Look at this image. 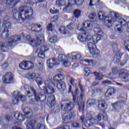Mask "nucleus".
<instances>
[{
	"label": "nucleus",
	"mask_w": 129,
	"mask_h": 129,
	"mask_svg": "<svg viewBox=\"0 0 129 129\" xmlns=\"http://www.w3.org/2000/svg\"><path fill=\"white\" fill-rule=\"evenodd\" d=\"M13 16L17 21H25L26 19H29L33 16V9L28 6H21L19 8V11L17 9L12 10Z\"/></svg>",
	"instance_id": "1"
},
{
	"label": "nucleus",
	"mask_w": 129,
	"mask_h": 129,
	"mask_svg": "<svg viewBox=\"0 0 129 129\" xmlns=\"http://www.w3.org/2000/svg\"><path fill=\"white\" fill-rule=\"evenodd\" d=\"M57 59L53 58L48 59L46 63L48 68H54V67L59 66L60 62H61L63 66L64 67H69L71 65V63H70L69 59H68V56L65 55H58Z\"/></svg>",
	"instance_id": "2"
},
{
	"label": "nucleus",
	"mask_w": 129,
	"mask_h": 129,
	"mask_svg": "<svg viewBox=\"0 0 129 129\" xmlns=\"http://www.w3.org/2000/svg\"><path fill=\"white\" fill-rule=\"evenodd\" d=\"M98 17L99 20H102V21L104 23L105 26L107 28L110 27L112 25V23H114L117 21V19L119 18V14L116 12H111V15L105 16V13L102 11L98 12Z\"/></svg>",
	"instance_id": "3"
},
{
	"label": "nucleus",
	"mask_w": 129,
	"mask_h": 129,
	"mask_svg": "<svg viewBox=\"0 0 129 129\" xmlns=\"http://www.w3.org/2000/svg\"><path fill=\"white\" fill-rule=\"evenodd\" d=\"M98 32L101 33L100 29H97V30L94 31L93 37L86 34V33H79L78 34V39L81 43H85V42H88V41L93 40L94 44H97V42L101 40V37H102V35L98 34Z\"/></svg>",
	"instance_id": "4"
},
{
	"label": "nucleus",
	"mask_w": 129,
	"mask_h": 129,
	"mask_svg": "<svg viewBox=\"0 0 129 129\" xmlns=\"http://www.w3.org/2000/svg\"><path fill=\"white\" fill-rule=\"evenodd\" d=\"M75 105L74 103L71 102L69 103L63 104L61 105V108L65 111H68V113H66L62 115V119L64 121H68L70 120L71 118L75 116V113L74 110H73V108H74Z\"/></svg>",
	"instance_id": "5"
},
{
	"label": "nucleus",
	"mask_w": 129,
	"mask_h": 129,
	"mask_svg": "<svg viewBox=\"0 0 129 129\" xmlns=\"http://www.w3.org/2000/svg\"><path fill=\"white\" fill-rule=\"evenodd\" d=\"M119 24L116 25L115 27V30H116L118 33H123V27L126 28V32L129 33V17H125L124 18H121L119 16V18L117 19Z\"/></svg>",
	"instance_id": "6"
},
{
	"label": "nucleus",
	"mask_w": 129,
	"mask_h": 129,
	"mask_svg": "<svg viewBox=\"0 0 129 129\" xmlns=\"http://www.w3.org/2000/svg\"><path fill=\"white\" fill-rule=\"evenodd\" d=\"M26 38L28 40L29 44L32 47H38L41 44H44L45 43L44 36L35 35L31 36L30 34H28Z\"/></svg>",
	"instance_id": "7"
},
{
	"label": "nucleus",
	"mask_w": 129,
	"mask_h": 129,
	"mask_svg": "<svg viewBox=\"0 0 129 129\" xmlns=\"http://www.w3.org/2000/svg\"><path fill=\"white\" fill-rule=\"evenodd\" d=\"M93 23L90 21H84L82 24H79L77 29L81 32H86V31H92L93 30Z\"/></svg>",
	"instance_id": "8"
},
{
	"label": "nucleus",
	"mask_w": 129,
	"mask_h": 129,
	"mask_svg": "<svg viewBox=\"0 0 129 129\" xmlns=\"http://www.w3.org/2000/svg\"><path fill=\"white\" fill-rule=\"evenodd\" d=\"M12 96L13 97L12 103L13 104H18L20 102V99L21 101H25L26 100V96L22 95V94L19 92V91H14L12 93Z\"/></svg>",
	"instance_id": "9"
},
{
	"label": "nucleus",
	"mask_w": 129,
	"mask_h": 129,
	"mask_svg": "<svg viewBox=\"0 0 129 129\" xmlns=\"http://www.w3.org/2000/svg\"><path fill=\"white\" fill-rule=\"evenodd\" d=\"M37 121L36 120H31L27 124V128L28 129H46L45 125L42 123H38L35 127V124Z\"/></svg>",
	"instance_id": "10"
},
{
	"label": "nucleus",
	"mask_w": 129,
	"mask_h": 129,
	"mask_svg": "<svg viewBox=\"0 0 129 129\" xmlns=\"http://www.w3.org/2000/svg\"><path fill=\"white\" fill-rule=\"evenodd\" d=\"M42 25L37 23H34L31 25V30L35 32V36H43L42 35Z\"/></svg>",
	"instance_id": "11"
},
{
	"label": "nucleus",
	"mask_w": 129,
	"mask_h": 129,
	"mask_svg": "<svg viewBox=\"0 0 129 129\" xmlns=\"http://www.w3.org/2000/svg\"><path fill=\"white\" fill-rule=\"evenodd\" d=\"M2 80L5 84L13 83L15 81L14 75L11 72L7 73L2 78Z\"/></svg>",
	"instance_id": "12"
},
{
	"label": "nucleus",
	"mask_w": 129,
	"mask_h": 129,
	"mask_svg": "<svg viewBox=\"0 0 129 129\" xmlns=\"http://www.w3.org/2000/svg\"><path fill=\"white\" fill-rule=\"evenodd\" d=\"M21 41V36L16 35L11 37L6 42V44L8 47H13L14 43Z\"/></svg>",
	"instance_id": "13"
},
{
	"label": "nucleus",
	"mask_w": 129,
	"mask_h": 129,
	"mask_svg": "<svg viewBox=\"0 0 129 129\" xmlns=\"http://www.w3.org/2000/svg\"><path fill=\"white\" fill-rule=\"evenodd\" d=\"M3 27H4V32L1 35L2 37L7 38L9 37V30L12 29V23L10 22L3 23Z\"/></svg>",
	"instance_id": "14"
},
{
	"label": "nucleus",
	"mask_w": 129,
	"mask_h": 129,
	"mask_svg": "<svg viewBox=\"0 0 129 129\" xmlns=\"http://www.w3.org/2000/svg\"><path fill=\"white\" fill-rule=\"evenodd\" d=\"M30 90L35 96V99L36 101H45L46 100V96L45 95L38 94L36 93V91L34 88L30 87Z\"/></svg>",
	"instance_id": "15"
},
{
	"label": "nucleus",
	"mask_w": 129,
	"mask_h": 129,
	"mask_svg": "<svg viewBox=\"0 0 129 129\" xmlns=\"http://www.w3.org/2000/svg\"><path fill=\"white\" fill-rule=\"evenodd\" d=\"M88 47L90 53L93 55H97V54H99V50L96 48V45L95 44H93V43L89 42L88 43Z\"/></svg>",
	"instance_id": "16"
},
{
	"label": "nucleus",
	"mask_w": 129,
	"mask_h": 129,
	"mask_svg": "<svg viewBox=\"0 0 129 129\" xmlns=\"http://www.w3.org/2000/svg\"><path fill=\"white\" fill-rule=\"evenodd\" d=\"M67 56L70 59L73 60V61H78V60L81 59L82 57L81 54L78 52H71L68 54Z\"/></svg>",
	"instance_id": "17"
},
{
	"label": "nucleus",
	"mask_w": 129,
	"mask_h": 129,
	"mask_svg": "<svg viewBox=\"0 0 129 129\" xmlns=\"http://www.w3.org/2000/svg\"><path fill=\"white\" fill-rule=\"evenodd\" d=\"M47 104L49 107H54L56 104V98L54 95L49 96L47 99Z\"/></svg>",
	"instance_id": "18"
},
{
	"label": "nucleus",
	"mask_w": 129,
	"mask_h": 129,
	"mask_svg": "<svg viewBox=\"0 0 129 129\" xmlns=\"http://www.w3.org/2000/svg\"><path fill=\"white\" fill-rule=\"evenodd\" d=\"M47 51H49V47L47 46H41L38 54L39 58H41L42 59L45 58V52H47Z\"/></svg>",
	"instance_id": "19"
},
{
	"label": "nucleus",
	"mask_w": 129,
	"mask_h": 129,
	"mask_svg": "<svg viewBox=\"0 0 129 129\" xmlns=\"http://www.w3.org/2000/svg\"><path fill=\"white\" fill-rule=\"evenodd\" d=\"M79 87L81 90V94L80 96L78 97L77 102L78 103V105H80L82 100L83 99V96H84V90H83V86L80 83H79Z\"/></svg>",
	"instance_id": "20"
},
{
	"label": "nucleus",
	"mask_w": 129,
	"mask_h": 129,
	"mask_svg": "<svg viewBox=\"0 0 129 129\" xmlns=\"http://www.w3.org/2000/svg\"><path fill=\"white\" fill-rule=\"evenodd\" d=\"M80 63L84 66H88V65H94L96 64V61L92 60V59L85 58L81 60Z\"/></svg>",
	"instance_id": "21"
},
{
	"label": "nucleus",
	"mask_w": 129,
	"mask_h": 129,
	"mask_svg": "<svg viewBox=\"0 0 129 129\" xmlns=\"http://www.w3.org/2000/svg\"><path fill=\"white\" fill-rule=\"evenodd\" d=\"M84 0H68V7H72L74 5L77 6H81L83 4Z\"/></svg>",
	"instance_id": "22"
},
{
	"label": "nucleus",
	"mask_w": 129,
	"mask_h": 129,
	"mask_svg": "<svg viewBox=\"0 0 129 129\" xmlns=\"http://www.w3.org/2000/svg\"><path fill=\"white\" fill-rule=\"evenodd\" d=\"M14 115L15 118L19 121H24L25 120V116L19 111H16L14 113Z\"/></svg>",
	"instance_id": "23"
},
{
	"label": "nucleus",
	"mask_w": 129,
	"mask_h": 129,
	"mask_svg": "<svg viewBox=\"0 0 129 129\" xmlns=\"http://www.w3.org/2000/svg\"><path fill=\"white\" fill-rule=\"evenodd\" d=\"M25 116L31 118L33 116V111L29 107H25L23 110Z\"/></svg>",
	"instance_id": "24"
},
{
	"label": "nucleus",
	"mask_w": 129,
	"mask_h": 129,
	"mask_svg": "<svg viewBox=\"0 0 129 129\" xmlns=\"http://www.w3.org/2000/svg\"><path fill=\"white\" fill-rule=\"evenodd\" d=\"M45 94H53L55 93V90L52 86H48L43 89Z\"/></svg>",
	"instance_id": "25"
},
{
	"label": "nucleus",
	"mask_w": 129,
	"mask_h": 129,
	"mask_svg": "<svg viewBox=\"0 0 129 129\" xmlns=\"http://www.w3.org/2000/svg\"><path fill=\"white\" fill-rule=\"evenodd\" d=\"M56 87L58 90L63 91V90H66V84H65V83L61 82L57 84Z\"/></svg>",
	"instance_id": "26"
},
{
	"label": "nucleus",
	"mask_w": 129,
	"mask_h": 129,
	"mask_svg": "<svg viewBox=\"0 0 129 129\" xmlns=\"http://www.w3.org/2000/svg\"><path fill=\"white\" fill-rule=\"evenodd\" d=\"M6 3L8 4L10 6H11L12 8L14 7H16L19 3H20V1L17 0H5Z\"/></svg>",
	"instance_id": "27"
},
{
	"label": "nucleus",
	"mask_w": 129,
	"mask_h": 129,
	"mask_svg": "<svg viewBox=\"0 0 129 129\" xmlns=\"http://www.w3.org/2000/svg\"><path fill=\"white\" fill-rule=\"evenodd\" d=\"M98 107L100 109H105L107 108V104L105 103V101L103 100H100L98 101Z\"/></svg>",
	"instance_id": "28"
},
{
	"label": "nucleus",
	"mask_w": 129,
	"mask_h": 129,
	"mask_svg": "<svg viewBox=\"0 0 129 129\" xmlns=\"http://www.w3.org/2000/svg\"><path fill=\"white\" fill-rule=\"evenodd\" d=\"M119 76H121V75L123 76V77L124 78V79H126V80H128V73L127 71L125 70H122L119 73Z\"/></svg>",
	"instance_id": "29"
},
{
	"label": "nucleus",
	"mask_w": 129,
	"mask_h": 129,
	"mask_svg": "<svg viewBox=\"0 0 129 129\" xmlns=\"http://www.w3.org/2000/svg\"><path fill=\"white\" fill-rule=\"evenodd\" d=\"M59 32L61 33V34H63V35H67V34H69L70 32L68 29H67V28L64 27V26H61L58 29Z\"/></svg>",
	"instance_id": "30"
},
{
	"label": "nucleus",
	"mask_w": 129,
	"mask_h": 129,
	"mask_svg": "<svg viewBox=\"0 0 129 129\" xmlns=\"http://www.w3.org/2000/svg\"><path fill=\"white\" fill-rule=\"evenodd\" d=\"M0 49L3 52H8L9 51V48L4 42H0Z\"/></svg>",
	"instance_id": "31"
},
{
	"label": "nucleus",
	"mask_w": 129,
	"mask_h": 129,
	"mask_svg": "<svg viewBox=\"0 0 129 129\" xmlns=\"http://www.w3.org/2000/svg\"><path fill=\"white\" fill-rule=\"evenodd\" d=\"M66 5V1L65 0H56L55 2V6L56 7H62Z\"/></svg>",
	"instance_id": "32"
},
{
	"label": "nucleus",
	"mask_w": 129,
	"mask_h": 129,
	"mask_svg": "<svg viewBox=\"0 0 129 129\" xmlns=\"http://www.w3.org/2000/svg\"><path fill=\"white\" fill-rule=\"evenodd\" d=\"M35 81H36V83H37L39 88H41L40 85H42V84H43V83L44 82V79H42V78L36 77L35 79Z\"/></svg>",
	"instance_id": "33"
},
{
	"label": "nucleus",
	"mask_w": 129,
	"mask_h": 129,
	"mask_svg": "<svg viewBox=\"0 0 129 129\" xmlns=\"http://www.w3.org/2000/svg\"><path fill=\"white\" fill-rule=\"evenodd\" d=\"M74 15L76 19H79L81 17V10L79 9H76L74 12Z\"/></svg>",
	"instance_id": "34"
},
{
	"label": "nucleus",
	"mask_w": 129,
	"mask_h": 129,
	"mask_svg": "<svg viewBox=\"0 0 129 129\" xmlns=\"http://www.w3.org/2000/svg\"><path fill=\"white\" fill-rule=\"evenodd\" d=\"M34 68V63L30 61H26V70H30Z\"/></svg>",
	"instance_id": "35"
},
{
	"label": "nucleus",
	"mask_w": 129,
	"mask_h": 129,
	"mask_svg": "<svg viewBox=\"0 0 129 129\" xmlns=\"http://www.w3.org/2000/svg\"><path fill=\"white\" fill-rule=\"evenodd\" d=\"M64 79V76L62 75H58L57 76H55L53 77V80L54 81H61V80H63Z\"/></svg>",
	"instance_id": "36"
},
{
	"label": "nucleus",
	"mask_w": 129,
	"mask_h": 129,
	"mask_svg": "<svg viewBox=\"0 0 129 129\" xmlns=\"http://www.w3.org/2000/svg\"><path fill=\"white\" fill-rule=\"evenodd\" d=\"M20 69L22 70H27V61H23L19 64Z\"/></svg>",
	"instance_id": "37"
},
{
	"label": "nucleus",
	"mask_w": 129,
	"mask_h": 129,
	"mask_svg": "<svg viewBox=\"0 0 129 129\" xmlns=\"http://www.w3.org/2000/svg\"><path fill=\"white\" fill-rule=\"evenodd\" d=\"M113 91H114V89L113 88H110L108 89L105 93V97H109V96H111V95H112V93H113Z\"/></svg>",
	"instance_id": "38"
},
{
	"label": "nucleus",
	"mask_w": 129,
	"mask_h": 129,
	"mask_svg": "<svg viewBox=\"0 0 129 129\" xmlns=\"http://www.w3.org/2000/svg\"><path fill=\"white\" fill-rule=\"evenodd\" d=\"M94 75L95 76H97L96 77V80H102L104 77L103 75L96 72H94Z\"/></svg>",
	"instance_id": "39"
},
{
	"label": "nucleus",
	"mask_w": 129,
	"mask_h": 129,
	"mask_svg": "<svg viewBox=\"0 0 129 129\" xmlns=\"http://www.w3.org/2000/svg\"><path fill=\"white\" fill-rule=\"evenodd\" d=\"M36 67L38 70H43L44 69V63L42 62H39L37 63Z\"/></svg>",
	"instance_id": "40"
},
{
	"label": "nucleus",
	"mask_w": 129,
	"mask_h": 129,
	"mask_svg": "<svg viewBox=\"0 0 129 129\" xmlns=\"http://www.w3.org/2000/svg\"><path fill=\"white\" fill-rule=\"evenodd\" d=\"M96 103V101L94 99L88 100L87 102L88 106H91Z\"/></svg>",
	"instance_id": "41"
},
{
	"label": "nucleus",
	"mask_w": 129,
	"mask_h": 129,
	"mask_svg": "<svg viewBox=\"0 0 129 129\" xmlns=\"http://www.w3.org/2000/svg\"><path fill=\"white\" fill-rule=\"evenodd\" d=\"M98 3H99V0H90L89 6L92 7V6H94V5H97Z\"/></svg>",
	"instance_id": "42"
},
{
	"label": "nucleus",
	"mask_w": 129,
	"mask_h": 129,
	"mask_svg": "<svg viewBox=\"0 0 129 129\" xmlns=\"http://www.w3.org/2000/svg\"><path fill=\"white\" fill-rule=\"evenodd\" d=\"M44 84L45 86L48 87V86H50V85H52V84H53V81H52V80L51 79H48L44 82Z\"/></svg>",
	"instance_id": "43"
},
{
	"label": "nucleus",
	"mask_w": 129,
	"mask_h": 129,
	"mask_svg": "<svg viewBox=\"0 0 129 129\" xmlns=\"http://www.w3.org/2000/svg\"><path fill=\"white\" fill-rule=\"evenodd\" d=\"M124 46L127 51L129 52V40H126L124 42Z\"/></svg>",
	"instance_id": "44"
},
{
	"label": "nucleus",
	"mask_w": 129,
	"mask_h": 129,
	"mask_svg": "<svg viewBox=\"0 0 129 129\" xmlns=\"http://www.w3.org/2000/svg\"><path fill=\"white\" fill-rule=\"evenodd\" d=\"M89 18L90 20L95 21L96 20V14L95 13H91L89 15Z\"/></svg>",
	"instance_id": "45"
},
{
	"label": "nucleus",
	"mask_w": 129,
	"mask_h": 129,
	"mask_svg": "<svg viewBox=\"0 0 129 129\" xmlns=\"http://www.w3.org/2000/svg\"><path fill=\"white\" fill-rule=\"evenodd\" d=\"M52 110L54 111V113H57V112H59L60 110V107L56 105L54 106V108H52Z\"/></svg>",
	"instance_id": "46"
},
{
	"label": "nucleus",
	"mask_w": 129,
	"mask_h": 129,
	"mask_svg": "<svg viewBox=\"0 0 129 129\" xmlns=\"http://www.w3.org/2000/svg\"><path fill=\"white\" fill-rule=\"evenodd\" d=\"M95 92L98 95H100L102 93V89L100 88H98L95 89Z\"/></svg>",
	"instance_id": "47"
},
{
	"label": "nucleus",
	"mask_w": 129,
	"mask_h": 129,
	"mask_svg": "<svg viewBox=\"0 0 129 129\" xmlns=\"http://www.w3.org/2000/svg\"><path fill=\"white\" fill-rule=\"evenodd\" d=\"M50 43H56L57 42V37L54 36L49 39Z\"/></svg>",
	"instance_id": "48"
},
{
	"label": "nucleus",
	"mask_w": 129,
	"mask_h": 129,
	"mask_svg": "<svg viewBox=\"0 0 129 129\" xmlns=\"http://www.w3.org/2000/svg\"><path fill=\"white\" fill-rule=\"evenodd\" d=\"M47 30L48 32H51L53 30V25L52 24H49L47 27Z\"/></svg>",
	"instance_id": "49"
},
{
	"label": "nucleus",
	"mask_w": 129,
	"mask_h": 129,
	"mask_svg": "<svg viewBox=\"0 0 129 129\" xmlns=\"http://www.w3.org/2000/svg\"><path fill=\"white\" fill-rule=\"evenodd\" d=\"M29 79H33L36 77V74L35 73H31L29 74L28 76Z\"/></svg>",
	"instance_id": "50"
},
{
	"label": "nucleus",
	"mask_w": 129,
	"mask_h": 129,
	"mask_svg": "<svg viewBox=\"0 0 129 129\" xmlns=\"http://www.w3.org/2000/svg\"><path fill=\"white\" fill-rule=\"evenodd\" d=\"M76 95H74L73 94V101L75 102H76V95L77 96H78V89H76Z\"/></svg>",
	"instance_id": "51"
},
{
	"label": "nucleus",
	"mask_w": 129,
	"mask_h": 129,
	"mask_svg": "<svg viewBox=\"0 0 129 129\" xmlns=\"http://www.w3.org/2000/svg\"><path fill=\"white\" fill-rule=\"evenodd\" d=\"M90 74V70L88 68L85 69V76H88Z\"/></svg>",
	"instance_id": "52"
},
{
	"label": "nucleus",
	"mask_w": 129,
	"mask_h": 129,
	"mask_svg": "<svg viewBox=\"0 0 129 129\" xmlns=\"http://www.w3.org/2000/svg\"><path fill=\"white\" fill-rule=\"evenodd\" d=\"M55 50L56 51V52H57V53H60L62 52V48H61V47L55 46Z\"/></svg>",
	"instance_id": "53"
},
{
	"label": "nucleus",
	"mask_w": 129,
	"mask_h": 129,
	"mask_svg": "<svg viewBox=\"0 0 129 129\" xmlns=\"http://www.w3.org/2000/svg\"><path fill=\"white\" fill-rule=\"evenodd\" d=\"M127 60H128V55H126L125 57V59L123 60V62L122 63H121V65L122 66H123V65H124V64L126 63V61H127Z\"/></svg>",
	"instance_id": "54"
},
{
	"label": "nucleus",
	"mask_w": 129,
	"mask_h": 129,
	"mask_svg": "<svg viewBox=\"0 0 129 129\" xmlns=\"http://www.w3.org/2000/svg\"><path fill=\"white\" fill-rule=\"evenodd\" d=\"M58 21V16H54L51 18V21L52 23H54V22H57Z\"/></svg>",
	"instance_id": "55"
},
{
	"label": "nucleus",
	"mask_w": 129,
	"mask_h": 129,
	"mask_svg": "<svg viewBox=\"0 0 129 129\" xmlns=\"http://www.w3.org/2000/svg\"><path fill=\"white\" fill-rule=\"evenodd\" d=\"M72 126L74 127H79V126H80V125L79 124V123H78V122H74L72 123Z\"/></svg>",
	"instance_id": "56"
},
{
	"label": "nucleus",
	"mask_w": 129,
	"mask_h": 129,
	"mask_svg": "<svg viewBox=\"0 0 129 129\" xmlns=\"http://www.w3.org/2000/svg\"><path fill=\"white\" fill-rule=\"evenodd\" d=\"M67 28L69 30H72V29H74V25L73 24H70L67 26Z\"/></svg>",
	"instance_id": "57"
},
{
	"label": "nucleus",
	"mask_w": 129,
	"mask_h": 129,
	"mask_svg": "<svg viewBox=\"0 0 129 129\" xmlns=\"http://www.w3.org/2000/svg\"><path fill=\"white\" fill-rule=\"evenodd\" d=\"M95 120H96V121H100V120H101V115L100 114H99L97 115V116L96 117Z\"/></svg>",
	"instance_id": "58"
},
{
	"label": "nucleus",
	"mask_w": 129,
	"mask_h": 129,
	"mask_svg": "<svg viewBox=\"0 0 129 129\" xmlns=\"http://www.w3.org/2000/svg\"><path fill=\"white\" fill-rule=\"evenodd\" d=\"M49 12L51 14H58V13H59V10H56L54 11L52 9H50Z\"/></svg>",
	"instance_id": "59"
},
{
	"label": "nucleus",
	"mask_w": 129,
	"mask_h": 129,
	"mask_svg": "<svg viewBox=\"0 0 129 129\" xmlns=\"http://www.w3.org/2000/svg\"><path fill=\"white\" fill-rule=\"evenodd\" d=\"M70 82L72 85H76L77 81L74 80V79H71Z\"/></svg>",
	"instance_id": "60"
},
{
	"label": "nucleus",
	"mask_w": 129,
	"mask_h": 129,
	"mask_svg": "<svg viewBox=\"0 0 129 129\" xmlns=\"http://www.w3.org/2000/svg\"><path fill=\"white\" fill-rule=\"evenodd\" d=\"M120 103H121V102L119 101V102L114 103L113 105L115 108H117V107H118L119 104H120Z\"/></svg>",
	"instance_id": "61"
},
{
	"label": "nucleus",
	"mask_w": 129,
	"mask_h": 129,
	"mask_svg": "<svg viewBox=\"0 0 129 129\" xmlns=\"http://www.w3.org/2000/svg\"><path fill=\"white\" fill-rule=\"evenodd\" d=\"M8 66H9V64L7 62H5L2 66V69H6V68H7Z\"/></svg>",
	"instance_id": "62"
},
{
	"label": "nucleus",
	"mask_w": 129,
	"mask_h": 129,
	"mask_svg": "<svg viewBox=\"0 0 129 129\" xmlns=\"http://www.w3.org/2000/svg\"><path fill=\"white\" fill-rule=\"evenodd\" d=\"M112 48L114 49V51H116V50H117V44H116V43H113L112 44Z\"/></svg>",
	"instance_id": "63"
},
{
	"label": "nucleus",
	"mask_w": 129,
	"mask_h": 129,
	"mask_svg": "<svg viewBox=\"0 0 129 129\" xmlns=\"http://www.w3.org/2000/svg\"><path fill=\"white\" fill-rule=\"evenodd\" d=\"M9 20V17L7 16H6L4 18V22L3 23H7L8 21V20Z\"/></svg>",
	"instance_id": "64"
}]
</instances>
